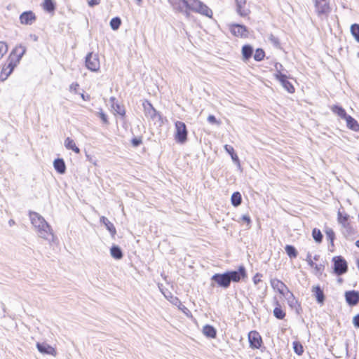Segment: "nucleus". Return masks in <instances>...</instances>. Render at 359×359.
I'll return each instance as SVG.
<instances>
[{"label": "nucleus", "instance_id": "c03bdc74", "mask_svg": "<svg viewBox=\"0 0 359 359\" xmlns=\"http://www.w3.org/2000/svg\"><path fill=\"white\" fill-rule=\"evenodd\" d=\"M262 277V275L257 273L255 275V276L252 278L253 283L255 285H257L260 282H262L261 278Z\"/></svg>", "mask_w": 359, "mask_h": 359}, {"label": "nucleus", "instance_id": "6ab92c4d", "mask_svg": "<svg viewBox=\"0 0 359 359\" xmlns=\"http://www.w3.org/2000/svg\"><path fill=\"white\" fill-rule=\"evenodd\" d=\"M183 5L186 6L189 10L196 12L201 6L202 1L200 0H180Z\"/></svg>", "mask_w": 359, "mask_h": 359}, {"label": "nucleus", "instance_id": "a18cd8bd", "mask_svg": "<svg viewBox=\"0 0 359 359\" xmlns=\"http://www.w3.org/2000/svg\"><path fill=\"white\" fill-rule=\"evenodd\" d=\"M19 50H21L18 55V58L20 59L22 57V55L25 54V53L26 51V48L25 46H20L18 47H16L15 49V51H18Z\"/></svg>", "mask_w": 359, "mask_h": 359}, {"label": "nucleus", "instance_id": "4c0bfd02", "mask_svg": "<svg viewBox=\"0 0 359 359\" xmlns=\"http://www.w3.org/2000/svg\"><path fill=\"white\" fill-rule=\"evenodd\" d=\"M264 51L261 48H258L255 50V53L254 54V59L256 61H261L264 59Z\"/></svg>", "mask_w": 359, "mask_h": 359}, {"label": "nucleus", "instance_id": "e2e57ef3", "mask_svg": "<svg viewBox=\"0 0 359 359\" xmlns=\"http://www.w3.org/2000/svg\"><path fill=\"white\" fill-rule=\"evenodd\" d=\"M355 245L359 248V239L356 241Z\"/></svg>", "mask_w": 359, "mask_h": 359}, {"label": "nucleus", "instance_id": "603ef678", "mask_svg": "<svg viewBox=\"0 0 359 359\" xmlns=\"http://www.w3.org/2000/svg\"><path fill=\"white\" fill-rule=\"evenodd\" d=\"M241 219L243 222H246L248 224V225H250L251 223V219H250V216L248 215H243L241 217Z\"/></svg>", "mask_w": 359, "mask_h": 359}, {"label": "nucleus", "instance_id": "c85d7f7f", "mask_svg": "<svg viewBox=\"0 0 359 359\" xmlns=\"http://www.w3.org/2000/svg\"><path fill=\"white\" fill-rule=\"evenodd\" d=\"M276 306L273 309L274 316L280 320H282L285 316V313L281 309L280 304L278 301L276 302Z\"/></svg>", "mask_w": 359, "mask_h": 359}, {"label": "nucleus", "instance_id": "dca6fc26", "mask_svg": "<svg viewBox=\"0 0 359 359\" xmlns=\"http://www.w3.org/2000/svg\"><path fill=\"white\" fill-rule=\"evenodd\" d=\"M36 347L38 351L41 353L48 354L53 356H55L57 354L56 350L53 347L47 344L37 343Z\"/></svg>", "mask_w": 359, "mask_h": 359}, {"label": "nucleus", "instance_id": "cd10ccee", "mask_svg": "<svg viewBox=\"0 0 359 359\" xmlns=\"http://www.w3.org/2000/svg\"><path fill=\"white\" fill-rule=\"evenodd\" d=\"M253 53L252 47L250 45H245L242 48V55L243 60H248L252 57Z\"/></svg>", "mask_w": 359, "mask_h": 359}, {"label": "nucleus", "instance_id": "a878e982", "mask_svg": "<svg viewBox=\"0 0 359 359\" xmlns=\"http://www.w3.org/2000/svg\"><path fill=\"white\" fill-rule=\"evenodd\" d=\"M332 111L338 115L343 119H345L348 115L346 114L345 109L340 106L334 105L331 107Z\"/></svg>", "mask_w": 359, "mask_h": 359}, {"label": "nucleus", "instance_id": "ea45409f", "mask_svg": "<svg viewBox=\"0 0 359 359\" xmlns=\"http://www.w3.org/2000/svg\"><path fill=\"white\" fill-rule=\"evenodd\" d=\"M7 44L4 41H0V59L3 57V56L7 53Z\"/></svg>", "mask_w": 359, "mask_h": 359}, {"label": "nucleus", "instance_id": "7c9ffc66", "mask_svg": "<svg viewBox=\"0 0 359 359\" xmlns=\"http://www.w3.org/2000/svg\"><path fill=\"white\" fill-rule=\"evenodd\" d=\"M111 255L116 259H120L123 257V253L121 248L117 245H114L110 250Z\"/></svg>", "mask_w": 359, "mask_h": 359}, {"label": "nucleus", "instance_id": "f8f14e48", "mask_svg": "<svg viewBox=\"0 0 359 359\" xmlns=\"http://www.w3.org/2000/svg\"><path fill=\"white\" fill-rule=\"evenodd\" d=\"M345 299L347 304L350 306H355L359 302V292L356 290H350L345 292Z\"/></svg>", "mask_w": 359, "mask_h": 359}, {"label": "nucleus", "instance_id": "6e6552de", "mask_svg": "<svg viewBox=\"0 0 359 359\" xmlns=\"http://www.w3.org/2000/svg\"><path fill=\"white\" fill-rule=\"evenodd\" d=\"M230 31L233 35L238 37H248V31L247 27L242 25H231L230 27Z\"/></svg>", "mask_w": 359, "mask_h": 359}, {"label": "nucleus", "instance_id": "bb28decb", "mask_svg": "<svg viewBox=\"0 0 359 359\" xmlns=\"http://www.w3.org/2000/svg\"><path fill=\"white\" fill-rule=\"evenodd\" d=\"M203 333L205 336L210 338H215L216 337V330L214 327L206 325L203 328Z\"/></svg>", "mask_w": 359, "mask_h": 359}, {"label": "nucleus", "instance_id": "473e14b6", "mask_svg": "<svg viewBox=\"0 0 359 359\" xmlns=\"http://www.w3.org/2000/svg\"><path fill=\"white\" fill-rule=\"evenodd\" d=\"M285 250L290 258H295L297 256V251L294 246L287 245L285 248Z\"/></svg>", "mask_w": 359, "mask_h": 359}, {"label": "nucleus", "instance_id": "9b49d317", "mask_svg": "<svg viewBox=\"0 0 359 359\" xmlns=\"http://www.w3.org/2000/svg\"><path fill=\"white\" fill-rule=\"evenodd\" d=\"M270 283L271 287L274 290H276L283 296L290 290L283 282L277 278L271 279Z\"/></svg>", "mask_w": 359, "mask_h": 359}, {"label": "nucleus", "instance_id": "79ce46f5", "mask_svg": "<svg viewBox=\"0 0 359 359\" xmlns=\"http://www.w3.org/2000/svg\"><path fill=\"white\" fill-rule=\"evenodd\" d=\"M98 114H99V116L101 118V120L102 121V122L104 124H107L108 123L107 116L104 113V111L102 110H100V111H99Z\"/></svg>", "mask_w": 359, "mask_h": 359}, {"label": "nucleus", "instance_id": "a19ab883", "mask_svg": "<svg viewBox=\"0 0 359 359\" xmlns=\"http://www.w3.org/2000/svg\"><path fill=\"white\" fill-rule=\"evenodd\" d=\"M269 40L276 46V47H278L280 46V41H279V39L275 36L273 34H271L269 36Z\"/></svg>", "mask_w": 359, "mask_h": 359}, {"label": "nucleus", "instance_id": "20e7f679", "mask_svg": "<svg viewBox=\"0 0 359 359\" xmlns=\"http://www.w3.org/2000/svg\"><path fill=\"white\" fill-rule=\"evenodd\" d=\"M175 140L180 144H184L187 140V126L184 122L177 121L175 123Z\"/></svg>", "mask_w": 359, "mask_h": 359}, {"label": "nucleus", "instance_id": "4be33fe9", "mask_svg": "<svg viewBox=\"0 0 359 359\" xmlns=\"http://www.w3.org/2000/svg\"><path fill=\"white\" fill-rule=\"evenodd\" d=\"M55 170L60 174H64L66 171V165L62 158H57L53 162Z\"/></svg>", "mask_w": 359, "mask_h": 359}, {"label": "nucleus", "instance_id": "de8ad7c7", "mask_svg": "<svg viewBox=\"0 0 359 359\" xmlns=\"http://www.w3.org/2000/svg\"><path fill=\"white\" fill-rule=\"evenodd\" d=\"M224 149L230 156L235 152L233 147L231 145L225 144Z\"/></svg>", "mask_w": 359, "mask_h": 359}, {"label": "nucleus", "instance_id": "72a5a7b5", "mask_svg": "<svg viewBox=\"0 0 359 359\" xmlns=\"http://www.w3.org/2000/svg\"><path fill=\"white\" fill-rule=\"evenodd\" d=\"M351 32L355 41L359 43V25L353 24L351 27Z\"/></svg>", "mask_w": 359, "mask_h": 359}, {"label": "nucleus", "instance_id": "c9c22d12", "mask_svg": "<svg viewBox=\"0 0 359 359\" xmlns=\"http://www.w3.org/2000/svg\"><path fill=\"white\" fill-rule=\"evenodd\" d=\"M312 236L313 239L317 243H320L323 240V235L319 229H313L312 231Z\"/></svg>", "mask_w": 359, "mask_h": 359}, {"label": "nucleus", "instance_id": "393cba45", "mask_svg": "<svg viewBox=\"0 0 359 359\" xmlns=\"http://www.w3.org/2000/svg\"><path fill=\"white\" fill-rule=\"evenodd\" d=\"M196 13H200L203 15L212 18V10L205 4H204L203 2L201 3V6H199L198 9Z\"/></svg>", "mask_w": 359, "mask_h": 359}, {"label": "nucleus", "instance_id": "864d4df0", "mask_svg": "<svg viewBox=\"0 0 359 359\" xmlns=\"http://www.w3.org/2000/svg\"><path fill=\"white\" fill-rule=\"evenodd\" d=\"M79 85L77 83H72L69 86V90L71 91L76 92Z\"/></svg>", "mask_w": 359, "mask_h": 359}, {"label": "nucleus", "instance_id": "680f3d73", "mask_svg": "<svg viewBox=\"0 0 359 359\" xmlns=\"http://www.w3.org/2000/svg\"><path fill=\"white\" fill-rule=\"evenodd\" d=\"M136 1H137V4L138 6H140V5H141V4H142V0H136Z\"/></svg>", "mask_w": 359, "mask_h": 359}, {"label": "nucleus", "instance_id": "69168bd1", "mask_svg": "<svg viewBox=\"0 0 359 359\" xmlns=\"http://www.w3.org/2000/svg\"><path fill=\"white\" fill-rule=\"evenodd\" d=\"M6 69H3V71L1 72V76H2L3 74V72L5 71Z\"/></svg>", "mask_w": 359, "mask_h": 359}, {"label": "nucleus", "instance_id": "37998d69", "mask_svg": "<svg viewBox=\"0 0 359 359\" xmlns=\"http://www.w3.org/2000/svg\"><path fill=\"white\" fill-rule=\"evenodd\" d=\"M208 121L212 124L219 125L220 122L218 121L214 115H209L208 117Z\"/></svg>", "mask_w": 359, "mask_h": 359}, {"label": "nucleus", "instance_id": "052dcab7", "mask_svg": "<svg viewBox=\"0 0 359 359\" xmlns=\"http://www.w3.org/2000/svg\"><path fill=\"white\" fill-rule=\"evenodd\" d=\"M81 97L84 100H88L89 99V96L88 95L86 96L84 94H81Z\"/></svg>", "mask_w": 359, "mask_h": 359}, {"label": "nucleus", "instance_id": "49530a36", "mask_svg": "<svg viewBox=\"0 0 359 359\" xmlns=\"http://www.w3.org/2000/svg\"><path fill=\"white\" fill-rule=\"evenodd\" d=\"M274 67L276 71V74H282L281 71L283 69V67L280 63L276 62L274 65Z\"/></svg>", "mask_w": 359, "mask_h": 359}, {"label": "nucleus", "instance_id": "412c9836", "mask_svg": "<svg viewBox=\"0 0 359 359\" xmlns=\"http://www.w3.org/2000/svg\"><path fill=\"white\" fill-rule=\"evenodd\" d=\"M312 292L318 303L321 304L324 303L325 295L323 290L320 286H313L312 288Z\"/></svg>", "mask_w": 359, "mask_h": 359}, {"label": "nucleus", "instance_id": "3c124183", "mask_svg": "<svg viewBox=\"0 0 359 359\" xmlns=\"http://www.w3.org/2000/svg\"><path fill=\"white\" fill-rule=\"evenodd\" d=\"M100 4V0H90L88 2V4L90 7H93L95 6L99 5Z\"/></svg>", "mask_w": 359, "mask_h": 359}, {"label": "nucleus", "instance_id": "c756f323", "mask_svg": "<svg viewBox=\"0 0 359 359\" xmlns=\"http://www.w3.org/2000/svg\"><path fill=\"white\" fill-rule=\"evenodd\" d=\"M42 7L46 11L51 13L55 9V4L53 0H44L42 4Z\"/></svg>", "mask_w": 359, "mask_h": 359}, {"label": "nucleus", "instance_id": "2f4dec72", "mask_svg": "<svg viewBox=\"0 0 359 359\" xmlns=\"http://www.w3.org/2000/svg\"><path fill=\"white\" fill-rule=\"evenodd\" d=\"M231 201L233 206L237 207L240 205L242 202L241 194L238 191L234 192L231 196Z\"/></svg>", "mask_w": 359, "mask_h": 359}, {"label": "nucleus", "instance_id": "6e6d98bb", "mask_svg": "<svg viewBox=\"0 0 359 359\" xmlns=\"http://www.w3.org/2000/svg\"><path fill=\"white\" fill-rule=\"evenodd\" d=\"M231 157L233 160V162L238 163V165H240V161H239V158L237 156V154L234 152L233 154L231 155Z\"/></svg>", "mask_w": 359, "mask_h": 359}, {"label": "nucleus", "instance_id": "13d9d810", "mask_svg": "<svg viewBox=\"0 0 359 359\" xmlns=\"http://www.w3.org/2000/svg\"><path fill=\"white\" fill-rule=\"evenodd\" d=\"M317 271H321L323 269V266L320 264V265H318L316 264V265H314V267H313Z\"/></svg>", "mask_w": 359, "mask_h": 359}, {"label": "nucleus", "instance_id": "9d476101", "mask_svg": "<svg viewBox=\"0 0 359 359\" xmlns=\"http://www.w3.org/2000/svg\"><path fill=\"white\" fill-rule=\"evenodd\" d=\"M275 77L277 80H278L282 86L290 93H293L294 92V88L293 85L287 81V77L286 75L283 74H275Z\"/></svg>", "mask_w": 359, "mask_h": 359}, {"label": "nucleus", "instance_id": "f704fd0d", "mask_svg": "<svg viewBox=\"0 0 359 359\" xmlns=\"http://www.w3.org/2000/svg\"><path fill=\"white\" fill-rule=\"evenodd\" d=\"M121 24V20L118 17L112 18L110 21V26H111V29L114 30L118 29L119 28Z\"/></svg>", "mask_w": 359, "mask_h": 359}, {"label": "nucleus", "instance_id": "f257e3e1", "mask_svg": "<svg viewBox=\"0 0 359 359\" xmlns=\"http://www.w3.org/2000/svg\"><path fill=\"white\" fill-rule=\"evenodd\" d=\"M29 218L39 237L49 243L54 242L55 236L52 227L41 215L36 212H30Z\"/></svg>", "mask_w": 359, "mask_h": 359}, {"label": "nucleus", "instance_id": "58836bf2", "mask_svg": "<svg viewBox=\"0 0 359 359\" xmlns=\"http://www.w3.org/2000/svg\"><path fill=\"white\" fill-rule=\"evenodd\" d=\"M325 234L327 240L330 241L331 243L333 244V241L335 238L334 231L331 228H327L325 230Z\"/></svg>", "mask_w": 359, "mask_h": 359}, {"label": "nucleus", "instance_id": "b1692460", "mask_svg": "<svg viewBox=\"0 0 359 359\" xmlns=\"http://www.w3.org/2000/svg\"><path fill=\"white\" fill-rule=\"evenodd\" d=\"M65 147L67 149H71L74 151L76 154L80 153L79 148L76 145L74 141L70 137H67L65 140Z\"/></svg>", "mask_w": 359, "mask_h": 359}, {"label": "nucleus", "instance_id": "7ed1b4c3", "mask_svg": "<svg viewBox=\"0 0 359 359\" xmlns=\"http://www.w3.org/2000/svg\"><path fill=\"white\" fill-rule=\"evenodd\" d=\"M313 2L318 17L322 20L327 19L332 11L330 0H313Z\"/></svg>", "mask_w": 359, "mask_h": 359}, {"label": "nucleus", "instance_id": "8fccbe9b", "mask_svg": "<svg viewBox=\"0 0 359 359\" xmlns=\"http://www.w3.org/2000/svg\"><path fill=\"white\" fill-rule=\"evenodd\" d=\"M353 324L356 328H359V314H357L353 317Z\"/></svg>", "mask_w": 359, "mask_h": 359}, {"label": "nucleus", "instance_id": "aec40b11", "mask_svg": "<svg viewBox=\"0 0 359 359\" xmlns=\"http://www.w3.org/2000/svg\"><path fill=\"white\" fill-rule=\"evenodd\" d=\"M100 221L103 224L106 229L109 231L111 236L114 238L116 234V230L114 225L104 216H102Z\"/></svg>", "mask_w": 359, "mask_h": 359}, {"label": "nucleus", "instance_id": "a211bd4d", "mask_svg": "<svg viewBox=\"0 0 359 359\" xmlns=\"http://www.w3.org/2000/svg\"><path fill=\"white\" fill-rule=\"evenodd\" d=\"M349 215L345 212L344 211L341 212L340 210L337 212V221L338 222L346 229L350 228L349 224Z\"/></svg>", "mask_w": 359, "mask_h": 359}, {"label": "nucleus", "instance_id": "09e8293b", "mask_svg": "<svg viewBox=\"0 0 359 359\" xmlns=\"http://www.w3.org/2000/svg\"><path fill=\"white\" fill-rule=\"evenodd\" d=\"M306 261L311 267H314V265H316V264L311 259V255L310 253H308Z\"/></svg>", "mask_w": 359, "mask_h": 359}, {"label": "nucleus", "instance_id": "0eeeda50", "mask_svg": "<svg viewBox=\"0 0 359 359\" xmlns=\"http://www.w3.org/2000/svg\"><path fill=\"white\" fill-rule=\"evenodd\" d=\"M142 106L144 108V115L147 118H149L151 120H156V118H161L160 114L155 109L149 101L144 100L142 103Z\"/></svg>", "mask_w": 359, "mask_h": 359}, {"label": "nucleus", "instance_id": "f3484780", "mask_svg": "<svg viewBox=\"0 0 359 359\" xmlns=\"http://www.w3.org/2000/svg\"><path fill=\"white\" fill-rule=\"evenodd\" d=\"M249 341L252 347L259 348L261 346L262 339L258 332H251L249 334Z\"/></svg>", "mask_w": 359, "mask_h": 359}, {"label": "nucleus", "instance_id": "0e129e2a", "mask_svg": "<svg viewBox=\"0 0 359 359\" xmlns=\"http://www.w3.org/2000/svg\"><path fill=\"white\" fill-rule=\"evenodd\" d=\"M318 256H317V255H316V256L314 257V259H316V260H317V259H318Z\"/></svg>", "mask_w": 359, "mask_h": 359}, {"label": "nucleus", "instance_id": "e433bc0d", "mask_svg": "<svg viewBox=\"0 0 359 359\" xmlns=\"http://www.w3.org/2000/svg\"><path fill=\"white\" fill-rule=\"evenodd\" d=\"M293 349L298 355H302L304 352L303 346L299 341L293 342Z\"/></svg>", "mask_w": 359, "mask_h": 359}, {"label": "nucleus", "instance_id": "ddd939ff", "mask_svg": "<svg viewBox=\"0 0 359 359\" xmlns=\"http://www.w3.org/2000/svg\"><path fill=\"white\" fill-rule=\"evenodd\" d=\"M36 19L35 14L31 11L23 12L20 15V21L22 25H32Z\"/></svg>", "mask_w": 359, "mask_h": 359}, {"label": "nucleus", "instance_id": "5701e85b", "mask_svg": "<svg viewBox=\"0 0 359 359\" xmlns=\"http://www.w3.org/2000/svg\"><path fill=\"white\" fill-rule=\"evenodd\" d=\"M344 120H346V126L349 129L355 132L359 131V124L353 117L348 115Z\"/></svg>", "mask_w": 359, "mask_h": 359}, {"label": "nucleus", "instance_id": "f03ea898", "mask_svg": "<svg viewBox=\"0 0 359 359\" xmlns=\"http://www.w3.org/2000/svg\"><path fill=\"white\" fill-rule=\"evenodd\" d=\"M246 277V271L243 266H240L238 271H230L224 273H215L211 280L216 283L218 286L227 288L229 287L231 282H239L243 278Z\"/></svg>", "mask_w": 359, "mask_h": 359}, {"label": "nucleus", "instance_id": "423d86ee", "mask_svg": "<svg viewBox=\"0 0 359 359\" xmlns=\"http://www.w3.org/2000/svg\"><path fill=\"white\" fill-rule=\"evenodd\" d=\"M334 270L336 274L342 275L348 270V266L346 260L341 256L333 258Z\"/></svg>", "mask_w": 359, "mask_h": 359}, {"label": "nucleus", "instance_id": "39448f33", "mask_svg": "<svg viewBox=\"0 0 359 359\" xmlns=\"http://www.w3.org/2000/svg\"><path fill=\"white\" fill-rule=\"evenodd\" d=\"M86 67L92 72L98 71L100 67L98 55L93 53H88L86 57Z\"/></svg>", "mask_w": 359, "mask_h": 359}, {"label": "nucleus", "instance_id": "bf43d9fd", "mask_svg": "<svg viewBox=\"0 0 359 359\" xmlns=\"http://www.w3.org/2000/svg\"><path fill=\"white\" fill-rule=\"evenodd\" d=\"M180 306H179L180 309L183 311L184 313H185V310L188 311V309L185 307V306L182 305L180 302Z\"/></svg>", "mask_w": 359, "mask_h": 359}, {"label": "nucleus", "instance_id": "1a4fd4ad", "mask_svg": "<svg viewBox=\"0 0 359 359\" xmlns=\"http://www.w3.org/2000/svg\"><path fill=\"white\" fill-rule=\"evenodd\" d=\"M283 296L285 297V299L287 300V302L289 306L292 309L295 310L297 313H299V310L301 309V306L299 304L298 301L294 297L293 293L289 290Z\"/></svg>", "mask_w": 359, "mask_h": 359}, {"label": "nucleus", "instance_id": "4d7b16f0", "mask_svg": "<svg viewBox=\"0 0 359 359\" xmlns=\"http://www.w3.org/2000/svg\"><path fill=\"white\" fill-rule=\"evenodd\" d=\"M7 68L9 69V71L6 74L5 78L3 79L4 80L6 79L8 77V76L12 72V71L13 69V66L12 65V64H9Z\"/></svg>", "mask_w": 359, "mask_h": 359}, {"label": "nucleus", "instance_id": "2eb2a0df", "mask_svg": "<svg viewBox=\"0 0 359 359\" xmlns=\"http://www.w3.org/2000/svg\"><path fill=\"white\" fill-rule=\"evenodd\" d=\"M109 102L111 104V107L112 109L114 111V112L117 114H119L122 117L125 116L126 114V110L123 105L118 103L116 98L114 97H111L109 99Z\"/></svg>", "mask_w": 359, "mask_h": 359}, {"label": "nucleus", "instance_id": "4468645a", "mask_svg": "<svg viewBox=\"0 0 359 359\" xmlns=\"http://www.w3.org/2000/svg\"><path fill=\"white\" fill-rule=\"evenodd\" d=\"M236 12L241 17H245L250 13V10L246 8V0H236Z\"/></svg>", "mask_w": 359, "mask_h": 359}, {"label": "nucleus", "instance_id": "5fc2aeb1", "mask_svg": "<svg viewBox=\"0 0 359 359\" xmlns=\"http://www.w3.org/2000/svg\"><path fill=\"white\" fill-rule=\"evenodd\" d=\"M142 143V140L138 138H134L132 140V144L135 147L139 146Z\"/></svg>", "mask_w": 359, "mask_h": 359}]
</instances>
